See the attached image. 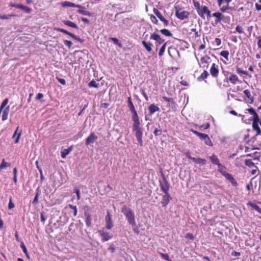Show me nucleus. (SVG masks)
Segmentation results:
<instances>
[{"instance_id": "obj_1", "label": "nucleus", "mask_w": 261, "mask_h": 261, "mask_svg": "<svg viewBox=\"0 0 261 261\" xmlns=\"http://www.w3.org/2000/svg\"><path fill=\"white\" fill-rule=\"evenodd\" d=\"M133 121V130L135 132V137L141 146H143L142 140L143 128L140 126V122L137 111L131 112Z\"/></svg>"}, {"instance_id": "obj_2", "label": "nucleus", "mask_w": 261, "mask_h": 261, "mask_svg": "<svg viewBox=\"0 0 261 261\" xmlns=\"http://www.w3.org/2000/svg\"><path fill=\"white\" fill-rule=\"evenodd\" d=\"M121 212L125 216L126 220L129 225L134 227L136 225L135 221V214L129 207L124 205L121 208Z\"/></svg>"}, {"instance_id": "obj_3", "label": "nucleus", "mask_w": 261, "mask_h": 261, "mask_svg": "<svg viewBox=\"0 0 261 261\" xmlns=\"http://www.w3.org/2000/svg\"><path fill=\"white\" fill-rule=\"evenodd\" d=\"M98 232L100 236L101 237V241L103 242L111 240L113 237V234L112 233L107 232L104 229L99 230Z\"/></svg>"}, {"instance_id": "obj_4", "label": "nucleus", "mask_w": 261, "mask_h": 261, "mask_svg": "<svg viewBox=\"0 0 261 261\" xmlns=\"http://www.w3.org/2000/svg\"><path fill=\"white\" fill-rule=\"evenodd\" d=\"M105 221L106 223V228L109 230L111 229L114 226V223L111 218L110 213L109 211H107V215L105 217Z\"/></svg>"}, {"instance_id": "obj_5", "label": "nucleus", "mask_w": 261, "mask_h": 261, "mask_svg": "<svg viewBox=\"0 0 261 261\" xmlns=\"http://www.w3.org/2000/svg\"><path fill=\"white\" fill-rule=\"evenodd\" d=\"M211 58L208 56H205L201 58L200 61L198 62L199 66L202 68H207L209 63L211 62Z\"/></svg>"}, {"instance_id": "obj_6", "label": "nucleus", "mask_w": 261, "mask_h": 261, "mask_svg": "<svg viewBox=\"0 0 261 261\" xmlns=\"http://www.w3.org/2000/svg\"><path fill=\"white\" fill-rule=\"evenodd\" d=\"M175 15L178 18L181 20H184V19L188 18L189 13L186 11H180L178 10L177 8L175 7Z\"/></svg>"}, {"instance_id": "obj_7", "label": "nucleus", "mask_w": 261, "mask_h": 261, "mask_svg": "<svg viewBox=\"0 0 261 261\" xmlns=\"http://www.w3.org/2000/svg\"><path fill=\"white\" fill-rule=\"evenodd\" d=\"M160 185L161 190L163 191L165 194L169 193L170 185L165 177L163 178V181H160Z\"/></svg>"}, {"instance_id": "obj_8", "label": "nucleus", "mask_w": 261, "mask_h": 261, "mask_svg": "<svg viewBox=\"0 0 261 261\" xmlns=\"http://www.w3.org/2000/svg\"><path fill=\"white\" fill-rule=\"evenodd\" d=\"M97 139L98 137L94 133H91L89 136L86 139L85 144L88 146L90 144L93 143Z\"/></svg>"}, {"instance_id": "obj_9", "label": "nucleus", "mask_w": 261, "mask_h": 261, "mask_svg": "<svg viewBox=\"0 0 261 261\" xmlns=\"http://www.w3.org/2000/svg\"><path fill=\"white\" fill-rule=\"evenodd\" d=\"M206 14L207 17L210 18L211 17V12L210 10H208L207 7L206 6H203L201 8V11L198 12V15L202 18H204V14Z\"/></svg>"}, {"instance_id": "obj_10", "label": "nucleus", "mask_w": 261, "mask_h": 261, "mask_svg": "<svg viewBox=\"0 0 261 261\" xmlns=\"http://www.w3.org/2000/svg\"><path fill=\"white\" fill-rule=\"evenodd\" d=\"M172 198L169 195V193L167 194H165L162 197V200L161 201V203L163 206H166L170 202V200H171Z\"/></svg>"}, {"instance_id": "obj_11", "label": "nucleus", "mask_w": 261, "mask_h": 261, "mask_svg": "<svg viewBox=\"0 0 261 261\" xmlns=\"http://www.w3.org/2000/svg\"><path fill=\"white\" fill-rule=\"evenodd\" d=\"M150 39L155 40L158 42L159 45L163 43L165 41L164 39H162L159 35L156 33H153L152 34H151V35L150 37Z\"/></svg>"}, {"instance_id": "obj_12", "label": "nucleus", "mask_w": 261, "mask_h": 261, "mask_svg": "<svg viewBox=\"0 0 261 261\" xmlns=\"http://www.w3.org/2000/svg\"><path fill=\"white\" fill-rule=\"evenodd\" d=\"M219 70L215 63H213L210 69V73L213 77H216L218 76Z\"/></svg>"}, {"instance_id": "obj_13", "label": "nucleus", "mask_w": 261, "mask_h": 261, "mask_svg": "<svg viewBox=\"0 0 261 261\" xmlns=\"http://www.w3.org/2000/svg\"><path fill=\"white\" fill-rule=\"evenodd\" d=\"M259 120L256 121L253 120L252 123V127L253 129L256 132V135H260L261 134V129L258 126Z\"/></svg>"}, {"instance_id": "obj_14", "label": "nucleus", "mask_w": 261, "mask_h": 261, "mask_svg": "<svg viewBox=\"0 0 261 261\" xmlns=\"http://www.w3.org/2000/svg\"><path fill=\"white\" fill-rule=\"evenodd\" d=\"M223 175L225 177V178L227 179H228L233 186H237V182H236L234 178L233 177V176L230 174H229L228 173H225Z\"/></svg>"}, {"instance_id": "obj_15", "label": "nucleus", "mask_w": 261, "mask_h": 261, "mask_svg": "<svg viewBox=\"0 0 261 261\" xmlns=\"http://www.w3.org/2000/svg\"><path fill=\"white\" fill-rule=\"evenodd\" d=\"M212 16L216 18V22H220L224 18V16L220 12H215L212 14Z\"/></svg>"}, {"instance_id": "obj_16", "label": "nucleus", "mask_w": 261, "mask_h": 261, "mask_svg": "<svg viewBox=\"0 0 261 261\" xmlns=\"http://www.w3.org/2000/svg\"><path fill=\"white\" fill-rule=\"evenodd\" d=\"M148 110L149 112V114L151 115L153 114L155 112L159 111L160 108L158 106L153 103L151 104L149 106Z\"/></svg>"}, {"instance_id": "obj_17", "label": "nucleus", "mask_w": 261, "mask_h": 261, "mask_svg": "<svg viewBox=\"0 0 261 261\" xmlns=\"http://www.w3.org/2000/svg\"><path fill=\"white\" fill-rule=\"evenodd\" d=\"M247 111L248 112V113L252 115L253 116V120L256 121L257 120H259V117L258 114L256 113L254 109L252 108H249L247 109Z\"/></svg>"}, {"instance_id": "obj_18", "label": "nucleus", "mask_w": 261, "mask_h": 261, "mask_svg": "<svg viewBox=\"0 0 261 261\" xmlns=\"http://www.w3.org/2000/svg\"><path fill=\"white\" fill-rule=\"evenodd\" d=\"M62 6L63 7H76V8H82V7L81 5H76L74 3L67 2V1H64L62 3Z\"/></svg>"}, {"instance_id": "obj_19", "label": "nucleus", "mask_w": 261, "mask_h": 261, "mask_svg": "<svg viewBox=\"0 0 261 261\" xmlns=\"http://www.w3.org/2000/svg\"><path fill=\"white\" fill-rule=\"evenodd\" d=\"M9 109H10V107L7 106L2 111V119L3 121L7 120L8 118V115L9 114Z\"/></svg>"}, {"instance_id": "obj_20", "label": "nucleus", "mask_w": 261, "mask_h": 261, "mask_svg": "<svg viewBox=\"0 0 261 261\" xmlns=\"http://www.w3.org/2000/svg\"><path fill=\"white\" fill-rule=\"evenodd\" d=\"M72 148L71 146L67 149H64L61 151V156L62 158L65 159L66 156L71 151Z\"/></svg>"}, {"instance_id": "obj_21", "label": "nucleus", "mask_w": 261, "mask_h": 261, "mask_svg": "<svg viewBox=\"0 0 261 261\" xmlns=\"http://www.w3.org/2000/svg\"><path fill=\"white\" fill-rule=\"evenodd\" d=\"M191 131L194 134L196 135L201 140H204L205 138L207 135V134L199 133L198 131H196L193 129H191Z\"/></svg>"}, {"instance_id": "obj_22", "label": "nucleus", "mask_w": 261, "mask_h": 261, "mask_svg": "<svg viewBox=\"0 0 261 261\" xmlns=\"http://www.w3.org/2000/svg\"><path fill=\"white\" fill-rule=\"evenodd\" d=\"M142 44L144 46V47L145 48L146 50L148 52H150L152 50V44L150 42H147L145 41H142Z\"/></svg>"}, {"instance_id": "obj_23", "label": "nucleus", "mask_w": 261, "mask_h": 261, "mask_svg": "<svg viewBox=\"0 0 261 261\" xmlns=\"http://www.w3.org/2000/svg\"><path fill=\"white\" fill-rule=\"evenodd\" d=\"M210 159L214 164L217 165L218 166H221V165L219 163V160L216 155L213 154L210 156Z\"/></svg>"}, {"instance_id": "obj_24", "label": "nucleus", "mask_w": 261, "mask_h": 261, "mask_svg": "<svg viewBox=\"0 0 261 261\" xmlns=\"http://www.w3.org/2000/svg\"><path fill=\"white\" fill-rule=\"evenodd\" d=\"M85 216L86 217V224L87 226L89 227L91 225L92 219L91 215L89 213H85Z\"/></svg>"}, {"instance_id": "obj_25", "label": "nucleus", "mask_w": 261, "mask_h": 261, "mask_svg": "<svg viewBox=\"0 0 261 261\" xmlns=\"http://www.w3.org/2000/svg\"><path fill=\"white\" fill-rule=\"evenodd\" d=\"M229 81L233 84H236L239 81V78L237 75L235 74H231L229 77Z\"/></svg>"}, {"instance_id": "obj_26", "label": "nucleus", "mask_w": 261, "mask_h": 261, "mask_svg": "<svg viewBox=\"0 0 261 261\" xmlns=\"http://www.w3.org/2000/svg\"><path fill=\"white\" fill-rule=\"evenodd\" d=\"M63 22L65 25L70 27L71 28H75L76 29H77L79 28L78 26L75 23L71 21L65 20Z\"/></svg>"}, {"instance_id": "obj_27", "label": "nucleus", "mask_w": 261, "mask_h": 261, "mask_svg": "<svg viewBox=\"0 0 261 261\" xmlns=\"http://www.w3.org/2000/svg\"><path fill=\"white\" fill-rule=\"evenodd\" d=\"M128 106L131 112L136 111L134 104L130 97H128Z\"/></svg>"}, {"instance_id": "obj_28", "label": "nucleus", "mask_w": 261, "mask_h": 261, "mask_svg": "<svg viewBox=\"0 0 261 261\" xmlns=\"http://www.w3.org/2000/svg\"><path fill=\"white\" fill-rule=\"evenodd\" d=\"M244 93L245 96L251 100L250 103H252L254 100L253 97L252 96L250 92L248 90H245L244 91Z\"/></svg>"}, {"instance_id": "obj_29", "label": "nucleus", "mask_w": 261, "mask_h": 261, "mask_svg": "<svg viewBox=\"0 0 261 261\" xmlns=\"http://www.w3.org/2000/svg\"><path fill=\"white\" fill-rule=\"evenodd\" d=\"M208 75V73L207 71L204 70L203 73L201 74V75L198 77V80L199 81H201L204 80L205 79L207 78Z\"/></svg>"}, {"instance_id": "obj_30", "label": "nucleus", "mask_w": 261, "mask_h": 261, "mask_svg": "<svg viewBox=\"0 0 261 261\" xmlns=\"http://www.w3.org/2000/svg\"><path fill=\"white\" fill-rule=\"evenodd\" d=\"M18 128L19 127H17L16 129V130H15L14 132V133L13 135V138H15V136L17 135V137L15 140V143H17L18 142H19V138H20V137L21 136V133H19L18 134H17V132H18Z\"/></svg>"}, {"instance_id": "obj_31", "label": "nucleus", "mask_w": 261, "mask_h": 261, "mask_svg": "<svg viewBox=\"0 0 261 261\" xmlns=\"http://www.w3.org/2000/svg\"><path fill=\"white\" fill-rule=\"evenodd\" d=\"M161 33L167 37H171L172 34L167 29H164L160 30Z\"/></svg>"}, {"instance_id": "obj_32", "label": "nucleus", "mask_w": 261, "mask_h": 261, "mask_svg": "<svg viewBox=\"0 0 261 261\" xmlns=\"http://www.w3.org/2000/svg\"><path fill=\"white\" fill-rule=\"evenodd\" d=\"M196 127H198L200 130H203L206 129L210 127V124L208 123H206L203 125H198L197 124L195 125Z\"/></svg>"}, {"instance_id": "obj_33", "label": "nucleus", "mask_w": 261, "mask_h": 261, "mask_svg": "<svg viewBox=\"0 0 261 261\" xmlns=\"http://www.w3.org/2000/svg\"><path fill=\"white\" fill-rule=\"evenodd\" d=\"M248 205H249L250 206H251L253 208H254L255 211H256L259 214H261V208L256 205V204H254L251 202H249Z\"/></svg>"}, {"instance_id": "obj_34", "label": "nucleus", "mask_w": 261, "mask_h": 261, "mask_svg": "<svg viewBox=\"0 0 261 261\" xmlns=\"http://www.w3.org/2000/svg\"><path fill=\"white\" fill-rule=\"evenodd\" d=\"M88 87L90 88L94 87L95 88H98L99 85L97 84L96 81L94 80H92L89 83Z\"/></svg>"}, {"instance_id": "obj_35", "label": "nucleus", "mask_w": 261, "mask_h": 261, "mask_svg": "<svg viewBox=\"0 0 261 261\" xmlns=\"http://www.w3.org/2000/svg\"><path fill=\"white\" fill-rule=\"evenodd\" d=\"M20 247L22 249L23 253L26 255L28 258H29V256L28 253L27 249L23 242H21L20 244Z\"/></svg>"}, {"instance_id": "obj_36", "label": "nucleus", "mask_w": 261, "mask_h": 261, "mask_svg": "<svg viewBox=\"0 0 261 261\" xmlns=\"http://www.w3.org/2000/svg\"><path fill=\"white\" fill-rule=\"evenodd\" d=\"M153 12L154 14L159 18V19L161 21L164 18L161 13L158 11V9L154 8Z\"/></svg>"}, {"instance_id": "obj_37", "label": "nucleus", "mask_w": 261, "mask_h": 261, "mask_svg": "<svg viewBox=\"0 0 261 261\" xmlns=\"http://www.w3.org/2000/svg\"><path fill=\"white\" fill-rule=\"evenodd\" d=\"M153 12L154 14L159 18V19L161 21L164 18L161 13L158 11V9L154 8Z\"/></svg>"}, {"instance_id": "obj_38", "label": "nucleus", "mask_w": 261, "mask_h": 261, "mask_svg": "<svg viewBox=\"0 0 261 261\" xmlns=\"http://www.w3.org/2000/svg\"><path fill=\"white\" fill-rule=\"evenodd\" d=\"M10 166V164L9 163L6 162L5 159H3L0 165V170H2L7 167H9Z\"/></svg>"}, {"instance_id": "obj_39", "label": "nucleus", "mask_w": 261, "mask_h": 261, "mask_svg": "<svg viewBox=\"0 0 261 261\" xmlns=\"http://www.w3.org/2000/svg\"><path fill=\"white\" fill-rule=\"evenodd\" d=\"M203 141H204L205 144L207 145V146H213L212 142L208 135L206 136V137L205 138L204 140H203Z\"/></svg>"}, {"instance_id": "obj_40", "label": "nucleus", "mask_w": 261, "mask_h": 261, "mask_svg": "<svg viewBox=\"0 0 261 261\" xmlns=\"http://www.w3.org/2000/svg\"><path fill=\"white\" fill-rule=\"evenodd\" d=\"M245 165L247 166H248V167H249L250 168L253 167H255L254 164L250 159H246V160H245Z\"/></svg>"}, {"instance_id": "obj_41", "label": "nucleus", "mask_w": 261, "mask_h": 261, "mask_svg": "<svg viewBox=\"0 0 261 261\" xmlns=\"http://www.w3.org/2000/svg\"><path fill=\"white\" fill-rule=\"evenodd\" d=\"M166 44H167V43H165L161 47L160 50H159V56L161 57L163 55L164 52H165V49H166Z\"/></svg>"}, {"instance_id": "obj_42", "label": "nucleus", "mask_w": 261, "mask_h": 261, "mask_svg": "<svg viewBox=\"0 0 261 261\" xmlns=\"http://www.w3.org/2000/svg\"><path fill=\"white\" fill-rule=\"evenodd\" d=\"M220 55L228 61L229 52L227 50H223L220 53Z\"/></svg>"}, {"instance_id": "obj_43", "label": "nucleus", "mask_w": 261, "mask_h": 261, "mask_svg": "<svg viewBox=\"0 0 261 261\" xmlns=\"http://www.w3.org/2000/svg\"><path fill=\"white\" fill-rule=\"evenodd\" d=\"M193 4L195 9H196L197 12L198 14V12H199L201 10L200 5L199 2L195 1L193 2Z\"/></svg>"}, {"instance_id": "obj_44", "label": "nucleus", "mask_w": 261, "mask_h": 261, "mask_svg": "<svg viewBox=\"0 0 261 261\" xmlns=\"http://www.w3.org/2000/svg\"><path fill=\"white\" fill-rule=\"evenodd\" d=\"M8 102H9L8 98H6L3 100V101L2 102V103L1 105V107H0L1 111H2L4 109V108L8 103Z\"/></svg>"}, {"instance_id": "obj_45", "label": "nucleus", "mask_w": 261, "mask_h": 261, "mask_svg": "<svg viewBox=\"0 0 261 261\" xmlns=\"http://www.w3.org/2000/svg\"><path fill=\"white\" fill-rule=\"evenodd\" d=\"M195 163L200 165H203L206 164V160L201 158H197V160Z\"/></svg>"}, {"instance_id": "obj_46", "label": "nucleus", "mask_w": 261, "mask_h": 261, "mask_svg": "<svg viewBox=\"0 0 261 261\" xmlns=\"http://www.w3.org/2000/svg\"><path fill=\"white\" fill-rule=\"evenodd\" d=\"M77 12H78V13L83 14L84 15H87V16H91V13L90 12L86 11V10H79L77 11Z\"/></svg>"}, {"instance_id": "obj_47", "label": "nucleus", "mask_w": 261, "mask_h": 261, "mask_svg": "<svg viewBox=\"0 0 261 261\" xmlns=\"http://www.w3.org/2000/svg\"><path fill=\"white\" fill-rule=\"evenodd\" d=\"M185 238L189 240H191V241H193L194 239V237L193 234L192 233H187L185 235Z\"/></svg>"}, {"instance_id": "obj_48", "label": "nucleus", "mask_w": 261, "mask_h": 261, "mask_svg": "<svg viewBox=\"0 0 261 261\" xmlns=\"http://www.w3.org/2000/svg\"><path fill=\"white\" fill-rule=\"evenodd\" d=\"M37 190L38 191L39 190V188H38L37 189ZM38 196H39V193H38V191L36 193V195H35V196L34 197V199L33 201V204H37L38 202Z\"/></svg>"}, {"instance_id": "obj_49", "label": "nucleus", "mask_w": 261, "mask_h": 261, "mask_svg": "<svg viewBox=\"0 0 261 261\" xmlns=\"http://www.w3.org/2000/svg\"><path fill=\"white\" fill-rule=\"evenodd\" d=\"M14 206H15V205L12 202V197H10L9 198L8 208H9V209L11 210V209L13 208L14 207Z\"/></svg>"}, {"instance_id": "obj_50", "label": "nucleus", "mask_w": 261, "mask_h": 261, "mask_svg": "<svg viewBox=\"0 0 261 261\" xmlns=\"http://www.w3.org/2000/svg\"><path fill=\"white\" fill-rule=\"evenodd\" d=\"M13 16V15H6V14L0 15V19H9Z\"/></svg>"}, {"instance_id": "obj_51", "label": "nucleus", "mask_w": 261, "mask_h": 261, "mask_svg": "<svg viewBox=\"0 0 261 261\" xmlns=\"http://www.w3.org/2000/svg\"><path fill=\"white\" fill-rule=\"evenodd\" d=\"M69 207L71 209H73V216H76L77 213L76 206L71 204H69Z\"/></svg>"}, {"instance_id": "obj_52", "label": "nucleus", "mask_w": 261, "mask_h": 261, "mask_svg": "<svg viewBox=\"0 0 261 261\" xmlns=\"http://www.w3.org/2000/svg\"><path fill=\"white\" fill-rule=\"evenodd\" d=\"M237 72L238 73V74H240V73H242L244 75H248V73L247 71H245L244 70H243L242 69H241V68H238L237 69Z\"/></svg>"}, {"instance_id": "obj_53", "label": "nucleus", "mask_w": 261, "mask_h": 261, "mask_svg": "<svg viewBox=\"0 0 261 261\" xmlns=\"http://www.w3.org/2000/svg\"><path fill=\"white\" fill-rule=\"evenodd\" d=\"M229 9V7L228 5H227L226 6H222L220 8V10L222 12H225L226 11Z\"/></svg>"}, {"instance_id": "obj_54", "label": "nucleus", "mask_w": 261, "mask_h": 261, "mask_svg": "<svg viewBox=\"0 0 261 261\" xmlns=\"http://www.w3.org/2000/svg\"><path fill=\"white\" fill-rule=\"evenodd\" d=\"M74 192L76 193L77 196V198L78 200L80 199V190L79 189L76 188L74 190Z\"/></svg>"}, {"instance_id": "obj_55", "label": "nucleus", "mask_w": 261, "mask_h": 261, "mask_svg": "<svg viewBox=\"0 0 261 261\" xmlns=\"http://www.w3.org/2000/svg\"><path fill=\"white\" fill-rule=\"evenodd\" d=\"M236 31L240 34H242L243 33V28L241 26L238 25L236 27Z\"/></svg>"}, {"instance_id": "obj_56", "label": "nucleus", "mask_w": 261, "mask_h": 261, "mask_svg": "<svg viewBox=\"0 0 261 261\" xmlns=\"http://www.w3.org/2000/svg\"><path fill=\"white\" fill-rule=\"evenodd\" d=\"M21 10L24 11L27 13H30L31 12V9L23 5V8Z\"/></svg>"}, {"instance_id": "obj_57", "label": "nucleus", "mask_w": 261, "mask_h": 261, "mask_svg": "<svg viewBox=\"0 0 261 261\" xmlns=\"http://www.w3.org/2000/svg\"><path fill=\"white\" fill-rule=\"evenodd\" d=\"M160 255L162 258L166 260L169 261V256L167 254L161 253Z\"/></svg>"}, {"instance_id": "obj_58", "label": "nucleus", "mask_w": 261, "mask_h": 261, "mask_svg": "<svg viewBox=\"0 0 261 261\" xmlns=\"http://www.w3.org/2000/svg\"><path fill=\"white\" fill-rule=\"evenodd\" d=\"M64 43L65 45H66L69 48H71L72 46V42L70 41L65 40H64Z\"/></svg>"}, {"instance_id": "obj_59", "label": "nucleus", "mask_w": 261, "mask_h": 261, "mask_svg": "<svg viewBox=\"0 0 261 261\" xmlns=\"http://www.w3.org/2000/svg\"><path fill=\"white\" fill-rule=\"evenodd\" d=\"M57 30L58 31V32H62V33H63L65 34H67V35H69V33L68 31L63 29H61V28H58L57 29Z\"/></svg>"}, {"instance_id": "obj_60", "label": "nucleus", "mask_w": 261, "mask_h": 261, "mask_svg": "<svg viewBox=\"0 0 261 261\" xmlns=\"http://www.w3.org/2000/svg\"><path fill=\"white\" fill-rule=\"evenodd\" d=\"M58 82L62 85H65L66 84V81L64 79L57 78Z\"/></svg>"}, {"instance_id": "obj_61", "label": "nucleus", "mask_w": 261, "mask_h": 261, "mask_svg": "<svg viewBox=\"0 0 261 261\" xmlns=\"http://www.w3.org/2000/svg\"><path fill=\"white\" fill-rule=\"evenodd\" d=\"M215 43L216 44V45L217 46H220L221 45V39H219V38H218L215 39Z\"/></svg>"}, {"instance_id": "obj_62", "label": "nucleus", "mask_w": 261, "mask_h": 261, "mask_svg": "<svg viewBox=\"0 0 261 261\" xmlns=\"http://www.w3.org/2000/svg\"><path fill=\"white\" fill-rule=\"evenodd\" d=\"M163 99L167 102H173V99L172 98H168L165 96L163 97Z\"/></svg>"}, {"instance_id": "obj_63", "label": "nucleus", "mask_w": 261, "mask_h": 261, "mask_svg": "<svg viewBox=\"0 0 261 261\" xmlns=\"http://www.w3.org/2000/svg\"><path fill=\"white\" fill-rule=\"evenodd\" d=\"M43 97V94L41 93H38V94L37 95V96L36 97V99H37V100H40L41 99L42 97Z\"/></svg>"}, {"instance_id": "obj_64", "label": "nucleus", "mask_w": 261, "mask_h": 261, "mask_svg": "<svg viewBox=\"0 0 261 261\" xmlns=\"http://www.w3.org/2000/svg\"><path fill=\"white\" fill-rule=\"evenodd\" d=\"M257 45L259 48L261 49V37H258Z\"/></svg>"}]
</instances>
